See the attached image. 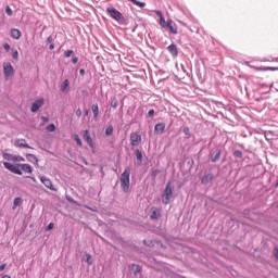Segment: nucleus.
<instances>
[{
  "instance_id": "obj_1",
  "label": "nucleus",
  "mask_w": 278,
  "mask_h": 278,
  "mask_svg": "<svg viewBox=\"0 0 278 278\" xmlns=\"http://www.w3.org/2000/svg\"><path fill=\"white\" fill-rule=\"evenodd\" d=\"M3 166L7 170H10V173H13L14 175H23V172L27 173L28 175L34 173V167L27 163L13 164L11 162H3Z\"/></svg>"
},
{
  "instance_id": "obj_2",
  "label": "nucleus",
  "mask_w": 278,
  "mask_h": 278,
  "mask_svg": "<svg viewBox=\"0 0 278 278\" xmlns=\"http://www.w3.org/2000/svg\"><path fill=\"white\" fill-rule=\"evenodd\" d=\"M122 191L127 193L131 187V167L126 166L119 176Z\"/></svg>"
},
{
  "instance_id": "obj_3",
  "label": "nucleus",
  "mask_w": 278,
  "mask_h": 278,
  "mask_svg": "<svg viewBox=\"0 0 278 278\" xmlns=\"http://www.w3.org/2000/svg\"><path fill=\"white\" fill-rule=\"evenodd\" d=\"M157 14H160L159 25H161L163 29L169 31V34H173V36H177L179 30H177V26H173V20L169 18L166 21V17H164V14H162V11H157Z\"/></svg>"
},
{
  "instance_id": "obj_4",
  "label": "nucleus",
  "mask_w": 278,
  "mask_h": 278,
  "mask_svg": "<svg viewBox=\"0 0 278 278\" xmlns=\"http://www.w3.org/2000/svg\"><path fill=\"white\" fill-rule=\"evenodd\" d=\"M106 14L113 18L118 25H127V20L125 18V15L118 9H116L113 5H110L106 8Z\"/></svg>"
},
{
  "instance_id": "obj_5",
  "label": "nucleus",
  "mask_w": 278,
  "mask_h": 278,
  "mask_svg": "<svg viewBox=\"0 0 278 278\" xmlns=\"http://www.w3.org/2000/svg\"><path fill=\"white\" fill-rule=\"evenodd\" d=\"M173 201V182L167 181L165 189L162 194V203L168 205Z\"/></svg>"
},
{
  "instance_id": "obj_6",
  "label": "nucleus",
  "mask_w": 278,
  "mask_h": 278,
  "mask_svg": "<svg viewBox=\"0 0 278 278\" xmlns=\"http://www.w3.org/2000/svg\"><path fill=\"white\" fill-rule=\"evenodd\" d=\"M2 68H3V76L7 81L8 79H10V77H14V75H16V70H14V66H12V63L10 62H4L2 64Z\"/></svg>"
},
{
  "instance_id": "obj_7",
  "label": "nucleus",
  "mask_w": 278,
  "mask_h": 278,
  "mask_svg": "<svg viewBox=\"0 0 278 278\" xmlns=\"http://www.w3.org/2000/svg\"><path fill=\"white\" fill-rule=\"evenodd\" d=\"M83 139L85 140V142H87L92 153H97V144H94V140L92 139V136L90 135L89 129L83 130Z\"/></svg>"
},
{
  "instance_id": "obj_8",
  "label": "nucleus",
  "mask_w": 278,
  "mask_h": 278,
  "mask_svg": "<svg viewBox=\"0 0 278 278\" xmlns=\"http://www.w3.org/2000/svg\"><path fill=\"white\" fill-rule=\"evenodd\" d=\"M148 216L150 217V220H152L153 223H157V220L162 218V208L157 206H152L149 210Z\"/></svg>"
},
{
  "instance_id": "obj_9",
  "label": "nucleus",
  "mask_w": 278,
  "mask_h": 278,
  "mask_svg": "<svg viewBox=\"0 0 278 278\" xmlns=\"http://www.w3.org/2000/svg\"><path fill=\"white\" fill-rule=\"evenodd\" d=\"M142 143V135H140V132L134 131L130 134V147L131 149L136 148V147H140V144Z\"/></svg>"
},
{
  "instance_id": "obj_10",
  "label": "nucleus",
  "mask_w": 278,
  "mask_h": 278,
  "mask_svg": "<svg viewBox=\"0 0 278 278\" xmlns=\"http://www.w3.org/2000/svg\"><path fill=\"white\" fill-rule=\"evenodd\" d=\"M222 155H223V150H220L219 148H216L210 151L208 160L213 164H216V162H220Z\"/></svg>"
},
{
  "instance_id": "obj_11",
  "label": "nucleus",
  "mask_w": 278,
  "mask_h": 278,
  "mask_svg": "<svg viewBox=\"0 0 278 278\" xmlns=\"http://www.w3.org/2000/svg\"><path fill=\"white\" fill-rule=\"evenodd\" d=\"M216 179V176L212 172H205L204 175L200 178V182L202 186H207V184H212Z\"/></svg>"
},
{
  "instance_id": "obj_12",
  "label": "nucleus",
  "mask_w": 278,
  "mask_h": 278,
  "mask_svg": "<svg viewBox=\"0 0 278 278\" xmlns=\"http://www.w3.org/2000/svg\"><path fill=\"white\" fill-rule=\"evenodd\" d=\"M42 105H45V98L36 99V100L30 104V112H31L33 114H36L37 112L40 111V108H42Z\"/></svg>"
},
{
  "instance_id": "obj_13",
  "label": "nucleus",
  "mask_w": 278,
  "mask_h": 278,
  "mask_svg": "<svg viewBox=\"0 0 278 278\" xmlns=\"http://www.w3.org/2000/svg\"><path fill=\"white\" fill-rule=\"evenodd\" d=\"M128 270L135 277H138V275H142V267L139 264H136V263H130L128 265Z\"/></svg>"
},
{
  "instance_id": "obj_14",
  "label": "nucleus",
  "mask_w": 278,
  "mask_h": 278,
  "mask_svg": "<svg viewBox=\"0 0 278 278\" xmlns=\"http://www.w3.org/2000/svg\"><path fill=\"white\" fill-rule=\"evenodd\" d=\"M166 132V123L161 122L154 125V136H162Z\"/></svg>"
},
{
  "instance_id": "obj_15",
  "label": "nucleus",
  "mask_w": 278,
  "mask_h": 278,
  "mask_svg": "<svg viewBox=\"0 0 278 278\" xmlns=\"http://www.w3.org/2000/svg\"><path fill=\"white\" fill-rule=\"evenodd\" d=\"M41 184L48 188V190H52V192H58V189L53 186V182L47 178L46 176L40 177Z\"/></svg>"
},
{
  "instance_id": "obj_16",
  "label": "nucleus",
  "mask_w": 278,
  "mask_h": 278,
  "mask_svg": "<svg viewBox=\"0 0 278 278\" xmlns=\"http://www.w3.org/2000/svg\"><path fill=\"white\" fill-rule=\"evenodd\" d=\"M167 51L170 53L172 58H178L179 56V48L177 47V43L172 42L169 46H167Z\"/></svg>"
},
{
  "instance_id": "obj_17",
  "label": "nucleus",
  "mask_w": 278,
  "mask_h": 278,
  "mask_svg": "<svg viewBox=\"0 0 278 278\" xmlns=\"http://www.w3.org/2000/svg\"><path fill=\"white\" fill-rule=\"evenodd\" d=\"M135 157H136V166H141L144 160V154H142V150L135 149Z\"/></svg>"
},
{
  "instance_id": "obj_18",
  "label": "nucleus",
  "mask_w": 278,
  "mask_h": 278,
  "mask_svg": "<svg viewBox=\"0 0 278 278\" xmlns=\"http://www.w3.org/2000/svg\"><path fill=\"white\" fill-rule=\"evenodd\" d=\"M60 90L61 92H63V94H66V92H71V80H68V78H65L61 83Z\"/></svg>"
},
{
  "instance_id": "obj_19",
  "label": "nucleus",
  "mask_w": 278,
  "mask_h": 278,
  "mask_svg": "<svg viewBox=\"0 0 278 278\" xmlns=\"http://www.w3.org/2000/svg\"><path fill=\"white\" fill-rule=\"evenodd\" d=\"M10 36L13 38V40H21L23 33L18 28H11Z\"/></svg>"
},
{
  "instance_id": "obj_20",
  "label": "nucleus",
  "mask_w": 278,
  "mask_h": 278,
  "mask_svg": "<svg viewBox=\"0 0 278 278\" xmlns=\"http://www.w3.org/2000/svg\"><path fill=\"white\" fill-rule=\"evenodd\" d=\"M15 147H18L20 149H34L25 139L15 140Z\"/></svg>"
},
{
  "instance_id": "obj_21",
  "label": "nucleus",
  "mask_w": 278,
  "mask_h": 278,
  "mask_svg": "<svg viewBox=\"0 0 278 278\" xmlns=\"http://www.w3.org/2000/svg\"><path fill=\"white\" fill-rule=\"evenodd\" d=\"M91 112L93 114V121H99L100 111H99V103L91 104Z\"/></svg>"
},
{
  "instance_id": "obj_22",
  "label": "nucleus",
  "mask_w": 278,
  "mask_h": 278,
  "mask_svg": "<svg viewBox=\"0 0 278 278\" xmlns=\"http://www.w3.org/2000/svg\"><path fill=\"white\" fill-rule=\"evenodd\" d=\"M26 160L28 162H30V164H34L35 166H38V156H36V154H31V153H26Z\"/></svg>"
},
{
  "instance_id": "obj_23",
  "label": "nucleus",
  "mask_w": 278,
  "mask_h": 278,
  "mask_svg": "<svg viewBox=\"0 0 278 278\" xmlns=\"http://www.w3.org/2000/svg\"><path fill=\"white\" fill-rule=\"evenodd\" d=\"M254 71L266 72V71H278V67L273 66H254Z\"/></svg>"
},
{
  "instance_id": "obj_24",
  "label": "nucleus",
  "mask_w": 278,
  "mask_h": 278,
  "mask_svg": "<svg viewBox=\"0 0 278 278\" xmlns=\"http://www.w3.org/2000/svg\"><path fill=\"white\" fill-rule=\"evenodd\" d=\"M23 205V198L16 197L13 200V210H16V207H21Z\"/></svg>"
},
{
  "instance_id": "obj_25",
  "label": "nucleus",
  "mask_w": 278,
  "mask_h": 278,
  "mask_svg": "<svg viewBox=\"0 0 278 278\" xmlns=\"http://www.w3.org/2000/svg\"><path fill=\"white\" fill-rule=\"evenodd\" d=\"M72 138L74 142H76L77 147H84V141H81V138L79 137L78 134H74Z\"/></svg>"
},
{
  "instance_id": "obj_26",
  "label": "nucleus",
  "mask_w": 278,
  "mask_h": 278,
  "mask_svg": "<svg viewBox=\"0 0 278 278\" xmlns=\"http://www.w3.org/2000/svg\"><path fill=\"white\" fill-rule=\"evenodd\" d=\"M14 155L15 154H11V153H8V152H2L3 160H7L4 162H14Z\"/></svg>"
},
{
  "instance_id": "obj_27",
  "label": "nucleus",
  "mask_w": 278,
  "mask_h": 278,
  "mask_svg": "<svg viewBox=\"0 0 278 278\" xmlns=\"http://www.w3.org/2000/svg\"><path fill=\"white\" fill-rule=\"evenodd\" d=\"M130 1V3H132L134 5H137V8H147V2H142L140 0H128Z\"/></svg>"
},
{
  "instance_id": "obj_28",
  "label": "nucleus",
  "mask_w": 278,
  "mask_h": 278,
  "mask_svg": "<svg viewBox=\"0 0 278 278\" xmlns=\"http://www.w3.org/2000/svg\"><path fill=\"white\" fill-rule=\"evenodd\" d=\"M160 173H162V169L151 168L150 175H151L153 181H155V179H157V175H160Z\"/></svg>"
},
{
  "instance_id": "obj_29",
  "label": "nucleus",
  "mask_w": 278,
  "mask_h": 278,
  "mask_svg": "<svg viewBox=\"0 0 278 278\" xmlns=\"http://www.w3.org/2000/svg\"><path fill=\"white\" fill-rule=\"evenodd\" d=\"M112 134H114V126L110 125L105 128L104 135L106 136V138H110V136H112Z\"/></svg>"
},
{
  "instance_id": "obj_30",
  "label": "nucleus",
  "mask_w": 278,
  "mask_h": 278,
  "mask_svg": "<svg viewBox=\"0 0 278 278\" xmlns=\"http://www.w3.org/2000/svg\"><path fill=\"white\" fill-rule=\"evenodd\" d=\"M232 155H233V157H236L237 160H242V157H244V154L242 153L241 150H233V151H232Z\"/></svg>"
},
{
  "instance_id": "obj_31",
  "label": "nucleus",
  "mask_w": 278,
  "mask_h": 278,
  "mask_svg": "<svg viewBox=\"0 0 278 278\" xmlns=\"http://www.w3.org/2000/svg\"><path fill=\"white\" fill-rule=\"evenodd\" d=\"M85 257H86L85 262L88 264V266H92V264H94V261H92V254L86 253Z\"/></svg>"
},
{
  "instance_id": "obj_32",
  "label": "nucleus",
  "mask_w": 278,
  "mask_h": 278,
  "mask_svg": "<svg viewBox=\"0 0 278 278\" xmlns=\"http://www.w3.org/2000/svg\"><path fill=\"white\" fill-rule=\"evenodd\" d=\"M65 199L67 201V203H71V205H79V202H77L75 199H73V197L66 194Z\"/></svg>"
},
{
  "instance_id": "obj_33",
  "label": "nucleus",
  "mask_w": 278,
  "mask_h": 278,
  "mask_svg": "<svg viewBox=\"0 0 278 278\" xmlns=\"http://www.w3.org/2000/svg\"><path fill=\"white\" fill-rule=\"evenodd\" d=\"M4 12H5V14H7L8 16H14V11L12 10V8H11L9 4H7V5L4 7Z\"/></svg>"
},
{
  "instance_id": "obj_34",
  "label": "nucleus",
  "mask_w": 278,
  "mask_h": 278,
  "mask_svg": "<svg viewBox=\"0 0 278 278\" xmlns=\"http://www.w3.org/2000/svg\"><path fill=\"white\" fill-rule=\"evenodd\" d=\"M111 108H113V110L118 108V99H116V97H111Z\"/></svg>"
},
{
  "instance_id": "obj_35",
  "label": "nucleus",
  "mask_w": 278,
  "mask_h": 278,
  "mask_svg": "<svg viewBox=\"0 0 278 278\" xmlns=\"http://www.w3.org/2000/svg\"><path fill=\"white\" fill-rule=\"evenodd\" d=\"M56 129L58 127L53 123L48 124L46 127V130L50 132L56 131Z\"/></svg>"
},
{
  "instance_id": "obj_36",
  "label": "nucleus",
  "mask_w": 278,
  "mask_h": 278,
  "mask_svg": "<svg viewBox=\"0 0 278 278\" xmlns=\"http://www.w3.org/2000/svg\"><path fill=\"white\" fill-rule=\"evenodd\" d=\"M182 132L185 134V136H187V138H191L192 136V132L190 131V127L188 126L182 127Z\"/></svg>"
},
{
  "instance_id": "obj_37",
  "label": "nucleus",
  "mask_w": 278,
  "mask_h": 278,
  "mask_svg": "<svg viewBox=\"0 0 278 278\" xmlns=\"http://www.w3.org/2000/svg\"><path fill=\"white\" fill-rule=\"evenodd\" d=\"M11 55H12L13 60L18 61V50H16L15 48H12Z\"/></svg>"
},
{
  "instance_id": "obj_38",
  "label": "nucleus",
  "mask_w": 278,
  "mask_h": 278,
  "mask_svg": "<svg viewBox=\"0 0 278 278\" xmlns=\"http://www.w3.org/2000/svg\"><path fill=\"white\" fill-rule=\"evenodd\" d=\"M73 55H75V51L74 50H66L65 52H64V58L65 59H68V58H73Z\"/></svg>"
},
{
  "instance_id": "obj_39",
  "label": "nucleus",
  "mask_w": 278,
  "mask_h": 278,
  "mask_svg": "<svg viewBox=\"0 0 278 278\" xmlns=\"http://www.w3.org/2000/svg\"><path fill=\"white\" fill-rule=\"evenodd\" d=\"M55 228V223L51 222L49 225L46 226L45 231H53Z\"/></svg>"
},
{
  "instance_id": "obj_40",
  "label": "nucleus",
  "mask_w": 278,
  "mask_h": 278,
  "mask_svg": "<svg viewBox=\"0 0 278 278\" xmlns=\"http://www.w3.org/2000/svg\"><path fill=\"white\" fill-rule=\"evenodd\" d=\"M142 242L144 247H155V244L153 243V240L151 239H144Z\"/></svg>"
},
{
  "instance_id": "obj_41",
  "label": "nucleus",
  "mask_w": 278,
  "mask_h": 278,
  "mask_svg": "<svg viewBox=\"0 0 278 278\" xmlns=\"http://www.w3.org/2000/svg\"><path fill=\"white\" fill-rule=\"evenodd\" d=\"M13 162H25V157L15 154V155H14V159H13Z\"/></svg>"
},
{
  "instance_id": "obj_42",
  "label": "nucleus",
  "mask_w": 278,
  "mask_h": 278,
  "mask_svg": "<svg viewBox=\"0 0 278 278\" xmlns=\"http://www.w3.org/2000/svg\"><path fill=\"white\" fill-rule=\"evenodd\" d=\"M55 40V38H53V35H50L47 39H46V45H51L53 43Z\"/></svg>"
},
{
  "instance_id": "obj_43",
  "label": "nucleus",
  "mask_w": 278,
  "mask_h": 278,
  "mask_svg": "<svg viewBox=\"0 0 278 278\" xmlns=\"http://www.w3.org/2000/svg\"><path fill=\"white\" fill-rule=\"evenodd\" d=\"M153 116H155V110L150 109V110L148 111L147 117H148V118H153Z\"/></svg>"
},
{
  "instance_id": "obj_44",
  "label": "nucleus",
  "mask_w": 278,
  "mask_h": 278,
  "mask_svg": "<svg viewBox=\"0 0 278 278\" xmlns=\"http://www.w3.org/2000/svg\"><path fill=\"white\" fill-rule=\"evenodd\" d=\"M2 47H3V49H4V51H10V49H12V47L10 46V43H8V42H4L3 45H2Z\"/></svg>"
},
{
  "instance_id": "obj_45",
  "label": "nucleus",
  "mask_w": 278,
  "mask_h": 278,
  "mask_svg": "<svg viewBox=\"0 0 278 278\" xmlns=\"http://www.w3.org/2000/svg\"><path fill=\"white\" fill-rule=\"evenodd\" d=\"M273 255L276 260H278V247H275L273 250Z\"/></svg>"
},
{
  "instance_id": "obj_46",
  "label": "nucleus",
  "mask_w": 278,
  "mask_h": 278,
  "mask_svg": "<svg viewBox=\"0 0 278 278\" xmlns=\"http://www.w3.org/2000/svg\"><path fill=\"white\" fill-rule=\"evenodd\" d=\"M5 268H8V263H2L0 265V273H3V270H5Z\"/></svg>"
},
{
  "instance_id": "obj_47",
  "label": "nucleus",
  "mask_w": 278,
  "mask_h": 278,
  "mask_svg": "<svg viewBox=\"0 0 278 278\" xmlns=\"http://www.w3.org/2000/svg\"><path fill=\"white\" fill-rule=\"evenodd\" d=\"M188 166H190V168H192V166L194 165V160L190 159L189 161H187Z\"/></svg>"
},
{
  "instance_id": "obj_48",
  "label": "nucleus",
  "mask_w": 278,
  "mask_h": 278,
  "mask_svg": "<svg viewBox=\"0 0 278 278\" xmlns=\"http://www.w3.org/2000/svg\"><path fill=\"white\" fill-rule=\"evenodd\" d=\"M263 62H278V58H273L271 60L265 59Z\"/></svg>"
},
{
  "instance_id": "obj_49",
  "label": "nucleus",
  "mask_w": 278,
  "mask_h": 278,
  "mask_svg": "<svg viewBox=\"0 0 278 278\" xmlns=\"http://www.w3.org/2000/svg\"><path fill=\"white\" fill-rule=\"evenodd\" d=\"M77 62H79V58L78 56H73L72 58V64H77Z\"/></svg>"
},
{
  "instance_id": "obj_50",
  "label": "nucleus",
  "mask_w": 278,
  "mask_h": 278,
  "mask_svg": "<svg viewBox=\"0 0 278 278\" xmlns=\"http://www.w3.org/2000/svg\"><path fill=\"white\" fill-rule=\"evenodd\" d=\"M79 75H80V77H84V75H86V70L85 68H80L79 70Z\"/></svg>"
},
{
  "instance_id": "obj_51",
  "label": "nucleus",
  "mask_w": 278,
  "mask_h": 278,
  "mask_svg": "<svg viewBox=\"0 0 278 278\" xmlns=\"http://www.w3.org/2000/svg\"><path fill=\"white\" fill-rule=\"evenodd\" d=\"M53 49H55V43L54 42L49 43V50L53 51Z\"/></svg>"
},
{
  "instance_id": "obj_52",
  "label": "nucleus",
  "mask_w": 278,
  "mask_h": 278,
  "mask_svg": "<svg viewBox=\"0 0 278 278\" xmlns=\"http://www.w3.org/2000/svg\"><path fill=\"white\" fill-rule=\"evenodd\" d=\"M76 116H77L78 118H80V116H81V109H77V110H76Z\"/></svg>"
},
{
  "instance_id": "obj_53",
  "label": "nucleus",
  "mask_w": 278,
  "mask_h": 278,
  "mask_svg": "<svg viewBox=\"0 0 278 278\" xmlns=\"http://www.w3.org/2000/svg\"><path fill=\"white\" fill-rule=\"evenodd\" d=\"M274 188L278 189V177H277V179H276V181L274 184Z\"/></svg>"
},
{
  "instance_id": "obj_54",
  "label": "nucleus",
  "mask_w": 278,
  "mask_h": 278,
  "mask_svg": "<svg viewBox=\"0 0 278 278\" xmlns=\"http://www.w3.org/2000/svg\"><path fill=\"white\" fill-rule=\"evenodd\" d=\"M90 114V111L88 109H85V116H88Z\"/></svg>"
},
{
  "instance_id": "obj_55",
  "label": "nucleus",
  "mask_w": 278,
  "mask_h": 278,
  "mask_svg": "<svg viewBox=\"0 0 278 278\" xmlns=\"http://www.w3.org/2000/svg\"><path fill=\"white\" fill-rule=\"evenodd\" d=\"M41 119L47 123V121H49V117L41 116Z\"/></svg>"
},
{
  "instance_id": "obj_56",
  "label": "nucleus",
  "mask_w": 278,
  "mask_h": 278,
  "mask_svg": "<svg viewBox=\"0 0 278 278\" xmlns=\"http://www.w3.org/2000/svg\"><path fill=\"white\" fill-rule=\"evenodd\" d=\"M28 179H31L33 181H36V177L27 176Z\"/></svg>"
},
{
  "instance_id": "obj_57",
  "label": "nucleus",
  "mask_w": 278,
  "mask_h": 278,
  "mask_svg": "<svg viewBox=\"0 0 278 278\" xmlns=\"http://www.w3.org/2000/svg\"><path fill=\"white\" fill-rule=\"evenodd\" d=\"M1 278H12L10 275H3Z\"/></svg>"
},
{
  "instance_id": "obj_58",
  "label": "nucleus",
  "mask_w": 278,
  "mask_h": 278,
  "mask_svg": "<svg viewBox=\"0 0 278 278\" xmlns=\"http://www.w3.org/2000/svg\"><path fill=\"white\" fill-rule=\"evenodd\" d=\"M243 214H249V210L245 208V210L243 211Z\"/></svg>"
},
{
  "instance_id": "obj_59",
  "label": "nucleus",
  "mask_w": 278,
  "mask_h": 278,
  "mask_svg": "<svg viewBox=\"0 0 278 278\" xmlns=\"http://www.w3.org/2000/svg\"><path fill=\"white\" fill-rule=\"evenodd\" d=\"M123 105H124V103H122V106L119 108V112H123Z\"/></svg>"
},
{
  "instance_id": "obj_60",
  "label": "nucleus",
  "mask_w": 278,
  "mask_h": 278,
  "mask_svg": "<svg viewBox=\"0 0 278 278\" xmlns=\"http://www.w3.org/2000/svg\"><path fill=\"white\" fill-rule=\"evenodd\" d=\"M190 251L192 252V251H194V249L191 248Z\"/></svg>"
}]
</instances>
